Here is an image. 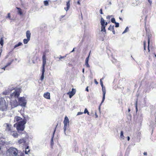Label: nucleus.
<instances>
[{"label":"nucleus","instance_id":"nucleus-1","mask_svg":"<svg viewBox=\"0 0 156 156\" xmlns=\"http://www.w3.org/2000/svg\"><path fill=\"white\" fill-rule=\"evenodd\" d=\"M6 155L7 156H25L23 153L18 152L17 149L13 147H11L8 150Z\"/></svg>","mask_w":156,"mask_h":156},{"label":"nucleus","instance_id":"nucleus-2","mask_svg":"<svg viewBox=\"0 0 156 156\" xmlns=\"http://www.w3.org/2000/svg\"><path fill=\"white\" fill-rule=\"evenodd\" d=\"M46 63V58L45 55H43L42 57V69L41 80H42L44 78V74L45 72V66Z\"/></svg>","mask_w":156,"mask_h":156},{"label":"nucleus","instance_id":"nucleus-3","mask_svg":"<svg viewBox=\"0 0 156 156\" xmlns=\"http://www.w3.org/2000/svg\"><path fill=\"white\" fill-rule=\"evenodd\" d=\"M26 122L25 120H22L20 121L16 127L17 130L19 131H23L24 129V125L26 123Z\"/></svg>","mask_w":156,"mask_h":156},{"label":"nucleus","instance_id":"nucleus-4","mask_svg":"<svg viewBox=\"0 0 156 156\" xmlns=\"http://www.w3.org/2000/svg\"><path fill=\"white\" fill-rule=\"evenodd\" d=\"M63 123L64 124V126L63 127L64 133L67 136V134H66V131L67 126H69V121L68 118L66 116V117L65 118L63 122Z\"/></svg>","mask_w":156,"mask_h":156},{"label":"nucleus","instance_id":"nucleus-5","mask_svg":"<svg viewBox=\"0 0 156 156\" xmlns=\"http://www.w3.org/2000/svg\"><path fill=\"white\" fill-rule=\"evenodd\" d=\"M19 104L22 106H25L26 105L27 101L24 97H20L18 99Z\"/></svg>","mask_w":156,"mask_h":156},{"label":"nucleus","instance_id":"nucleus-6","mask_svg":"<svg viewBox=\"0 0 156 156\" xmlns=\"http://www.w3.org/2000/svg\"><path fill=\"white\" fill-rule=\"evenodd\" d=\"M4 126L6 128L5 131L10 133L12 131V126L11 125L8 123H5L4 124Z\"/></svg>","mask_w":156,"mask_h":156},{"label":"nucleus","instance_id":"nucleus-7","mask_svg":"<svg viewBox=\"0 0 156 156\" xmlns=\"http://www.w3.org/2000/svg\"><path fill=\"white\" fill-rule=\"evenodd\" d=\"M20 90L19 89H15L13 92L11 94L12 98L15 97V98H18L20 95Z\"/></svg>","mask_w":156,"mask_h":156},{"label":"nucleus","instance_id":"nucleus-8","mask_svg":"<svg viewBox=\"0 0 156 156\" xmlns=\"http://www.w3.org/2000/svg\"><path fill=\"white\" fill-rule=\"evenodd\" d=\"M7 106L6 104L5 101L4 102H2L0 105V110L2 111H6L7 110Z\"/></svg>","mask_w":156,"mask_h":156},{"label":"nucleus","instance_id":"nucleus-9","mask_svg":"<svg viewBox=\"0 0 156 156\" xmlns=\"http://www.w3.org/2000/svg\"><path fill=\"white\" fill-rule=\"evenodd\" d=\"M76 90L75 89L73 88L71 92H69L67 94L69 95V97L71 98L75 94Z\"/></svg>","mask_w":156,"mask_h":156},{"label":"nucleus","instance_id":"nucleus-10","mask_svg":"<svg viewBox=\"0 0 156 156\" xmlns=\"http://www.w3.org/2000/svg\"><path fill=\"white\" fill-rule=\"evenodd\" d=\"M26 142V139L25 138H23L20 139L18 141V143L19 144L24 145L25 144Z\"/></svg>","mask_w":156,"mask_h":156},{"label":"nucleus","instance_id":"nucleus-11","mask_svg":"<svg viewBox=\"0 0 156 156\" xmlns=\"http://www.w3.org/2000/svg\"><path fill=\"white\" fill-rule=\"evenodd\" d=\"M11 104L12 108H14L18 105V104L16 99L12 101Z\"/></svg>","mask_w":156,"mask_h":156},{"label":"nucleus","instance_id":"nucleus-12","mask_svg":"<svg viewBox=\"0 0 156 156\" xmlns=\"http://www.w3.org/2000/svg\"><path fill=\"white\" fill-rule=\"evenodd\" d=\"M101 87H102V91L103 92V95L102 99V101L101 102V104H102L104 102V101L105 100V93H106V90H105V87H104L103 86Z\"/></svg>","mask_w":156,"mask_h":156},{"label":"nucleus","instance_id":"nucleus-13","mask_svg":"<svg viewBox=\"0 0 156 156\" xmlns=\"http://www.w3.org/2000/svg\"><path fill=\"white\" fill-rule=\"evenodd\" d=\"M44 97L47 99H50V93L48 92L44 93Z\"/></svg>","mask_w":156,"mask_h":156},{"label":"nucleus","instance_id":"nucleus-14","mask_svg":"<svg viewBox=\"0 0 156 156\" xmlns=\"http://www.w3.org/2000/svg\"><path fill=\"white\" fill-rule=\"evenodd\" d=\"M10 133L14 137L17 138L18 137V134H17L16 132L12 131Z\"/></svg>","mask_w":156,"mask_h":156},{"label":"nucleus","instance_id":"nucleus-15","mask_svg":"<svg viewBox=\"0 0 156 156\" xmlns=\"http://www.w3.org/2000/svg\"><path fill=\"white\" fill-rule=\"evenodd\" d=\"M70 1L69 0L66 2V8H65V9L66 10V11H67L69 9L70 4Z\"/></svg>","mask_w":156,"mask_h":156},{"label":"nucleus","instance_id":"nucleus-16","mask_svg":"<svg viewBox=\"0 0 156 156\" xmlns=\"http://www.w3.org/2000/svg\"><path fill=\"white\" fill-rule=\"evenodd\" d=\"M26 36L27 38H28L30 39L31 33L29 30H27L26 33Z\"/></svg>","mask_w":156,"mask_h":156},{"label":"nucleus","instance_id":"nucleus-17","mask_svg":"<svg viewBox=\"0 0 156 156\" xmlns=\"http://www.w3.org/2000/svg\"><path fill=\"white\" fill-rule=\"evenodd\" d=\"M16 9L18 10V13L20 15H22L23 14L22 9L20 8H19V7H16Z\"/></svg>","mask_w":156,"mask_h":156},{"label":"nucleus","instance_id":"nucleus-18","mask_svg":"<svg viewBox=\"0 0 156 156\" xmlns=\"http://www.w3.org/2000/svg\"><path fill=\"white\" fill-rule=\"evenodd\" d=\"M105 20L102 17H101V26L105 25Z\"/></svg>","mask_w":156,"mask_h":156},{"label":"nucleus","instance_id":"nucleus-19","mask_svg":"<svg viewBox=\"0 0 156 156\" xmlns=\"http://www.w3.org/2000/svg\"><path fill=\"white\" fill-rule=\"evenodd\" d=\"M105 25L101 26V31H103L106 33V30L105 29Z\"/></svg>","mask_w":156,"mask_h":156},{"label":"nucleus","instance_id":"nucleus-20","mask_svg":"<svg viewBox=\"0 0 156 156\" xmlns=\"http://www.w3.org/2000/svg\"><path fill=\"white\" fill-rule=\"evenodd\" d=\"M22 119L19 116H16L14 118L15 121H16L17 122H18Z\"/></svg>","mask_w":156,"mask_h":156},{"label":"nucleus","instance_id":"nucleus-21","mask_svg":"<svg viewBox=\"0 0 156 156\" xmlns=\"http://www.w3.org/2000/svg\"><path fill=\"white\" fill-rule=\"evenodd\" d=\"M120 138L122 139H124V136L123 135V132L122 131H121L120 132Z\"/></svg>","mask_w":156,"mask_h":156},{"label":"nucleus","instance_id":"nucleus-22","mask_svg":"<svg viewBox=\"0 0 156 156\" xmlns=\"http://www.w3.org/2000/svg\"><path fill=\"white\" fill-rule=\"evenodd\" d=\"M22 45H23V44H22V43H21V42H19L18 43V44H16L14 46V48H16L19 46Z\"/></svg>","mask_w":156,"mask_h":156},{"label":"nucleus","instance_id":"nucleus-23","mask_svg":"<svg viewBox=\"0 0 156 156\" xmlns=\"http://www.w3.org/2000/svg\"><path fill=\"white\" fill-rule=\"evenodd\" d=\"M56 126L55 127V129H54V132H53V135H52V136L51 138V142H53V138H54V134L55 132V131H56Z\"/></svg>","mask_w":156,"mask_h":156},{"label":"nucleus","instance_id":"nucleus-24","mask_svg":"<svg viewBox=\"0 0 156 156\" xmlns=\"http://www.w3.org/2000/svg\"><path fill=\"white\" fill-rule=\"evenodd\" d=\"M30 40V39H29L28 38H27V39H24L23 41L24 43V44H27Z\"/></svg>","mask_w":156,"mask_h":156},{"label":"nucleus","instance_id":"nucleus-25","mask_svg":"<svg viewBox=\"0 0 156 156\" xmlns=\"http://www.w3.org/2000/svg\"><path fill=\"white\" fill-rule=\"evenodd\" d=\"M30 150L29 149L28 147H27L25 149V153L26 154H28V153L29 152Z\"/></svg>","mask_w":156,"mask_h":156},{"label":"nucleus","instance_id":"nucleus-26","mask_svg":"<svg viewBox=\"0 0 156 156\" xmlns=\"http://www.w3.org/2000/svg\"><path fill=\"white\" fill-rule=\"evenodd\" d=\"M3 42L4 41L3 38L1 37L0 39V44L2 46L3 45Z\"/></svg>","mask_w":156,"mask_h":156},{"label":"nucleus","instance_id":"nucleus-27","mask_svg":"<svg viewBox=\"0 0 156 156\" xmlns=\"http://www.w3.org/2000/svg\"><path fill=\"white\" fill-rule=\"evenodd\" d=\"M151 35H149L148 37V44H150V39L151 37Z\"/></svg>","mask_w":156,"mask_h":156},{"label":"nucleus","instance_id":"nucleus-28","mask_svg":"<svg viewBox=\"0 0 156 156\" xmlns=\"http://www.w3.org/2000/svg\"><path fill=\"white\" fill-rule=\"evenodd\" d=\"M84 114H86V113H87V114L88 115H89V112H88L87 109V108H85V110H84Z\"/></svg>","mask_w":156,"mask_h":156},{"label":"nucleus","instance_id":"nucleus-29","mask_svg":"<svg viewBox=\"0 0 156 156\" xmlns=\"http://www.w3.org/2000/svg\"><path fill=\"white\" fill-rule=\"evenodd\" d=\"M44 4L45 6H48V1L46 0L44 1Z\"/></svg>","mask_w":156,"mask_h":156},{"label":"nucleus","instance_id":"nucleus-30","mask_svg":"<svg viewBox=\"0 0 156 156\" xmlns=\"http://www.w3.org/2000/svg\"><path fill=\"white\" fill-rule=\"evenodd\" d=\"M129 30V28L128 27H126L124 31L123 32L122 34H124L127 32Z\"/></svg>","mask_w":156,"mask_h":156},{"label":"nucleus","instance_id":"nucleus-31","mask_svg":"<svg viewBox=\"0 0 156 156\" xmlns=\"http://www.w3.org/2000/svg\"><path fill=\"white\" fill-rule=\"evenodd\" d=\"M30 119V117H28V116H27V117H24V119L23 120H25V121H26Z\"/></svg>","mask_w":156,"mask_h":156},{"label":"nucleus","instance_id":"nucleus-32","mask_svg":"<svg viewBox=\"0 0 156 156\" xmlns=\"http://www.w3.org/2000/svg\"><path fill=\"white\" fill-rule=\"evenodd\" d=\"M113 27L114 28V25L112 26L110 25L109 27L108 28V30H112V27Z\"/></svg>","mask_w":156,"mask_h":156},{"label":"nucleus","instance_id":"nucleus-33","mask_svg":"<svg viewBox=\"0 0 156 156\" xmlns=\"http://www.w3.org/2000/svg\"><path fill=\"white\" fill-rule=\"evenodd\" d=\"M111 22L113 23H115L116 22L115 21V19L114 18H112L111 20Z\"/></svg>","mask_w":156,"mask_h":156},{"label":"nucleus","instance_id":"nucleus-34","mask_svg":"<svg viewBox=\"0 0 156 156\" xmlns=\"http://www.w3.org/2000/svg\"><path fill=\"white\" fill-rule=\"evenodd\" d=\"M114 23H115V27H119V24L118 23H117V22H116Z\"/></svg>","mask_w":156,"mask_h":156},{"label":"nucleus","instance_id":"nucleus-35","mask_svg":"<svg viewBox=\"0 0 156 156\" xmlns=\"http://www.w3.org/2000/svg\"><path fill=\"white\" fill-rule=\"evenodd\" d=\"M102 79H103V78H102V79H100V84H101V87H103V82H102Z\"/></svg>","mask_w":156,"mask_h":156},{"label":"nucleus","instance_id":"nucleus-36","mask_svg":"<svg viewBox=\"0 0 156 156\" xmlns=\"http://www.w3.org/2000/svg\"><path fill=\"white\" fill-rule=\"evenodd\" d=\"M66 56V55H65V56H60V57L59 58V59L60 60L61 59H62V58H64Z\"/></svg>","mask_w":156,"mask_h":156},{"label":"nucleus","instance_id":"nucleus-37","mask_svg":"<svg viewBox=\"0 0 156 156\" xmlns=\"http://www.w3.org/2000/svg\"><path fill=\"white\" fill-rule=\"evenodd\" d=\"M89 56L90 54L86 58L85 60V62H88Z\"/></svg>","mask_w":156,"mask_h":156},{"label":"nucleus","instance_id":"nucleus-38","mask_svg":"<svg viewBox=\"0 0 156 156\" xmlns=\"http://www.w3.org/2000/svg\"><path fill=\"white\" fill-rule=\"evenodd\" d=\"M85 65L88 67H90V66L88 64V62H85Z\"/></svg>","mask_w":156,"mask_h":156},{"label":"nucleus","instance_id":"nucleus-39","mask_svg":"<svg viewBox=\"0 0 156 156\" xmlns=\"http://www.w3.org/2000/svg\"><path fill=\"white\" fill-rule=\"evenodd\" d=\"M11 63H12L11 62L8 63H7V64L5 66L6 67H7L8 66H9V65H10L11 64Z\"/></svg>","mask_w":156,"mask_h":156},{"label":"nucleus","instance_id":"nucleus-40","mask_svg":"<svg viewBox=\"0 0 156 156\" xmlns=\"http://www.w3.org/2000/svg\"><path fill=\"white\" fill-rule=\"evenodd\" d=\"M137 101H136V112L137 111Z\"/></svg>","mask_w":156,"mask_h":156},{"label":"nucleus","instance_id":"nucleus-41","mask_svg":"<svg viewBox=\"0 0 156 156\" xmlns=\"http://www.w3.org/2000/svg\"><path fill=\"white\" fill-rule=\"evenodd\" d=\"M83 112H79L77 113V115H82L83 114Z\"/></svg>","mask_w":156,"mask_h":156},{"label":"nucleus","instance_id":"nucleus-42","mask_svg":"<svg viewBox=\"0 0 156 156\" xmlns=\"http://www.w3.org/2000/svg\"><path fill=\"white\" fill-rule=\"evenodd\" d=\"M112 33H113V34H115V30H114V28H113V27H112Z\"/></svg>","mask_w":156,"mask_h":156},{"label":"nucleus","instance_id":"nucleus-43","mask_svg":"<svg viewBox=\"0 0 156 156\" xmlns=\"http://www.w3.org/2000/svg\"><path fill=\"white\" fill-rule=\"evenodd\" d=\"M100 12L101 14H103V13L102 12V9H101L100 10Z\"/></svg>","mask_w":156,"mask_h":156},{"label":"nucleus","instance_id":"nucleus-44","mask_svg":"<svg viewBox=\"0 0 156 156\" xmlns=\"http://www.w3.org/2000/svg\"><path fill=\"white\" fill-rule=\"evenodd\" d=\"M10 17H10V13H8V16H7V18H8L9 19H10Z\"/></svg>","mask_w":156,"mask_h":156},{"label":"nucleus","instance_id":"nucleus-45","mask_svg":"<svg viewBox=\"0 0 156 156\" xmlns=\"http://www.w3.org/2000/svg\"><path fill=\"white\" fill-rule=\"evenodd\" d=\"M148 1L149 3L151 5L152 4V1L150 0H148Z\"/></svg>","mask_w":156,"mask_h":156},{"label":"nucleus","instance_id":"nucleus-46","mask_svg":"<svg viewBox=\"0 0 156 156\" xmlns=\"http://www.w3.org/2000/svg\"><path fill=\"white\" fill-rule=\"evenodd\" d=\"M94 80L95 83L96 84H98V82L96 81V79H94Z\"/></svg>","mask_w":156,"mask_h":156},{"label":"nucleus","instance_id":"nucleus-47","mask_svg":"<svg viewBox=\"0 0 156 156\" xmlns=\"http://www.w3.org/2000/svg\"><path fill=\"white\" fill-rule=\"evenodd\" d=\"M77 4L79 5H80V0H79L77 2Z\"/></svg>","mask_w":156,"mask_h":156},{"label":"nucleus","instance_id":"nucleus-48","mask_svg":"<svg viewBox=\"0 0 156 156\" xmlns=\"http://www.w3.org/2000/svg\"><path fill=\"white\" fill-rule=\"evenodd\" d=\"M147 48H148V51L149 52L150 51V49H149V44H148V47H147Z\"/></svg>","mask_w":156,"mask_h":156},{"label":"nucleus","instance_id":"nucleus-49","mask_svg":"<svg viewBox=\"0 0 156 156\" xmlns=\"http://www.w3.org/2000/svg\"><path fill=\"white\" fill-rule=\"evenodd\" d=\"M86 91H87V92H88L89 91V90H88V87H87L86 89V90H85Z\"/></svg>","mask_w":156,"mask_h":156},{"label":"nucleus","instance_id":"nucleus-50","mask_svg":"<svg viewBox=\"0 0 156 156\" xmlns=\"http://www.w3.org/2000/svg\"><path fill=\"white\" fill-rule=\"evenodd\" d=\"M6 67L5 66V67H3L2 68V69H4L5 70V68H6Z\"/></svg>","mask_w":156,"mask_h":156},{"label":"nucleus","instance_id":"nucleus-51","mask_svg":"<svg viewBox=\"0 0 156 156\" xmlns=\"http://www.w3.org/2000/svg\"><path fill=\"white\" fill-rule=\"evenodd\" d=\"M144 155H147V152H144Z\"/></svg>","mask_w":156,"mask_h":156},{"label":"nucleus","instance_id":"nucleus-52","mask_svg":"<svg viewBox=\"0 0 156 156\" xmlns=\"http://www.w3.org/2000/svg\"><path fill=\"white\" fill-rule=\"evenodd\" d=\"M107 24H108L107 22H106L105 23V27L107 25Z\"/></svg>","mask_w":156,"mask_h":156},{"label":"nucleus","instance_id":"nucleus-53","mask_svg":"<svg viewBox=\"0 0 156 156\" xmlns=\"http://www.w3.org/2000/svg\"><path fill=\"white\" fill-rule=\"evenodd\" d=\"M2 49H0V55H1V53L2 52Z\"/></svg>","mask_w":156,"mask_h":156},{"label":"nucleus","instance_id":"nucleus-54","mask_svg":"<svg viewBox=\"0 0 156 156\" xmlns=\"http://www.w3.org/2000/svg\"><path fill=\"white\" fill-rule=\"evenodd\" d=\"M82 72L83 73H84V68H83V70H82Z\"/></svg>","mask_w":156,"mask_h":156},{"label":"nucleus","instance_id":"nucleus-55","mask_svg":"<svg viewBox=\"0 0 156 156\" xmlns=\"http://www.w3.org/2000/svg\"><path fill=\"white\" fill-rule=\"evenodd\" d=\"M129 139H130V137H129V136H128V137H127V140H128V141L129 140Z\"/></svg>","mask_w":156,"mask_h":156},{"label":"nucleus","instance_id":"nucleus-56","mask_svg":"<svg viewBox=\"0 0 156 156\" xmlns=\"http://www.w3.org/2000/svg\"><path fill=\"white\" fill-rule=\"evenodd\" d=\"M146 45V42L145 41H144V46H145Z\"/></svg>","mask_w":156,"mask_h":156},{"label":"nucleus","instance_id":"nucleus-57","mask_svg":"<svg viewBox=\"0 0 156 156\" xmlns=\"http://www.w3.org/2000/svg\"><path fill=\"white\" fill-rule=\"evenodd\" d=\"M54 144V143H53V142H51V145H52Z\"/></svg>","mask_w":156,"mask_h":156},{"label":"nucleus","instance_id":"nucleus-58","mask_svg":"<svg viewBox=\"0 0 156 156\" xmlns=\"http://www.w3.org/2000/svg\"><path fill=\"white\" fill-rule=\"evenodd\" d=\"M64 16H65V15L62 16H61V17L62 18L64 17Z\"/></svg>","mask_w":156,"mask_h":156},{"label":"nucleus","instance_id":"nucleus-59","mask_svg":"<svg viewBox=\"0 0 156 156\" xmlns=\"http://www.w3.org/2000/svg\"><path fill=\"white\" fill-rule=\"evenodd\" d=\"M146 46H144V50H146Z\"/></svg>","mask_w":156,"mask_h":156},{"label":"nucleus","instance_id":"nucleus-60","mask_svg":"<svg viewBox=\"0 0 156 156\" xmlns=\"http://www.w3.org/2000/svg\"><path fill=\"white\" fill-rule=\"evenodd\" d=\"M74 48L73 49V50L71 52H73V51H74Z\"/></svg>","mask_w":156,"mask_h":156},{"label":"nucleus","instance_id":"nucleus-61","mask_svg":"<svg viewBox=\"0 0 156 156\" xmlns=\"http://www.w3.org/2000/svg\"><path fill=\"white\" fill-rule=\"evenodd\" d=\"M128 110L129 112L130 111V109L129 108L128 109Z\"/></svg>","mask_w":156,"mask_h":156},{"label":"nucleus","instance_id":"nucleus-62","mask_svg":"<svg viewBox=\"0 0 156 156\" xmlns=\"http://www.w3.org/2000/svg\"><path fill=\"white\" fill-rule=\"evenodd\" d=\"M109 18V16H107V18Z\"/></svg>","mask_w":156,"mask_h":156},{"label":"nucleus","instance_id":"nucleus-63","mask_svg":"<svg viewBox=\"0 0 156 156\" xmlns=\"http://www.w3.org/2000/svg\"><path fill=\"white\" fill-rule=\"evenodd\" d=\"M95 115H96V117H98V115H97L96 114V113L95 114Z\"/></svg>","mask_w":156,"mask_h":156},{"label":"nucleus","instance_id":"nucleus-64","mask_svg":"<svg viewBox=\"0 0 156 156\" xmlns=\"http://www.w3.org/2000/svg\"><path fill=\"white\" fill-rule=\"evenodd\" d=\"M119 18L120 20H122V18H121V17H119Z\"/></svg>","mask_w":156,"mask_h":156}]
</instances>
